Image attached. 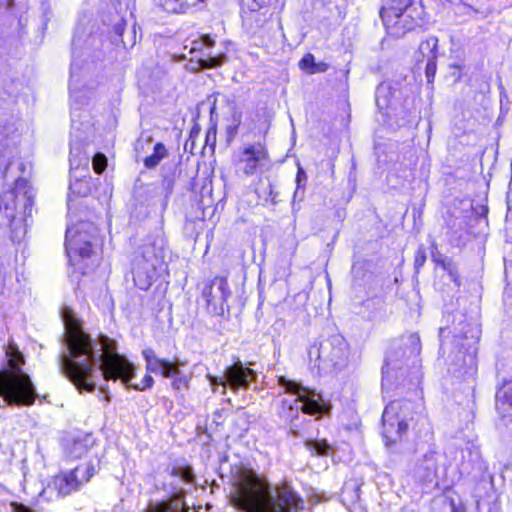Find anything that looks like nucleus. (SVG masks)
Here are the masks:
<instances>
[{"instance_id": "nucleus-1", "label": "nucleus", "mask_w": 512, "mask_h": 512, "mask_svg": "<svg viewBox=\"0 0 512 512\" xmlns=\"http://www.w3.org/2000/svg\"><path fill=\"white\" fill-rule=\"evenodd\" d=\"M59 371L80 391L92 392L96 387L105 391L100 381L120 380L127 388L137 391L150 389L154 379L146 374L140 384L132 383L135 366L118 353L115 340L106 335L97 339L78 325H65L63 350L58 356Z\"/></svg>"}, {"instance_id": "nucleus-2", "label": "nucleus", "mask_w": 512, "mask_h": 512, "mask_svg": "<svg viewBox=\"0 0 512 512\" xmlns=\"http://www.w3.org/2000/svg\"><path fill=\"white\" fill-rule=\"evenodd\" d=\"M74 45L73 43L69 79L71 101L70 156L81 157L86 154L83 147L88 135L93 130L90 113L84 107L89 104L94 85L86 82L88 70L81 60L82 52L77 50Z\"/></svg>"}, {"instance_id": "nucleus-3", "label": "nucleus", "mask_w": 512, "mask_h": 512, "mask_svg": "<svg viewBox=\"0 0 512 512\" xmlns=\"http://www.w3.org/2000/svg\"><path fill=\"white\" fill-rule=\"evenodd\" d=\"M9 368L0 366V396L9 405L30 406L38 398L30 376L22 370L24 355L14 341L5 349Z\"/></svg>"}, {"instance_id": "nucleus-4", "label": "nucleus", "mask_w": 512, "mask_h": 512, "mask_svg": "<svg viewBox=\"0 0 512 512\" xmlns=\"http://www.w3.org/2000/svg\"><path fill=\"white\" fill-rule=\"evenodd\" d=\"M99 246V231L92 222L79 221L67 226L65 249L69 262L83 273L98 265L100 257L97 249Z\"/></svg>"}, {"instance_id": "nucleus-5", "label": "nucleus", "mask_w": 512, "mask_h": 512, "mask_svg": "<svg viewBox=\"0 0 512 512\" xmlns=\"http://www.w3.org/2000/svg\"><path fill=\"white\" fill-rule=\"evenodd\" d=\"M162 180L159 183H142L137 180L133 189V214L138 219L147 218L150 215L163 216L168 199L174 187V174H166V166L162 167Z\"/></svg>"}, {"instance_id": "nucleus-6", "label": "nucleus", "mask_w": 512, "mask_h": 512, "mask_svg": "<svg viewBox=\"0 0 512 512\" xmlns=\"http://www.w3.org/2000/svg\"><path fill=\"white\" fill-rule=\"evenodd\" d=\"M256 123L247 114L235 113L233 124L227 127V134L230 138L237 133L241 135V145L234 152L233 164L236 174L252 176L256 171Z\"/></svg>"}, {"instance_id": "nucleus-7", "label": "nucleus", "mask_w": 512, "mask_h": 512, "mask_svg": "<svg viewBox=\"0 0 512 512\" xmlns=\"http://www.w3.org/2000/svg\"><path fill=\"white\" fill-rule=\"evenodd\" d=\"M380 16L387 33L399 38L421 24L424 8L420 0H385Z\"/></svg>"}, {"instance_id": "nucleus-8", "label": "nucleus", "mask_w": 512, "mask_h": 512, "mask_svg": "<svg viewBox=\"0 0 512 512\" xmlns=\"http://www.w3.org/2000/svg\"><path fill=\"white\" fill-rule=\"evenodd\" d=\"M164 482L162 484L163 491L166 492L167 498L161 501L150 502L145 512H181L185 505L184 484H193L195 474L190 465H174L167 469Z\"/></svg>"}, {"instance_id": "nucleus-9", "label": "nucleus", "mask_w": 512, "mask_h": 512, "mask_svg": "<svg viewBox=\"0 0 512 512\" xmlns=\"http://www.w3.org/2000/svg\"><path fill=\"white\" fill-rule=\"evenodd\" d=\"M279 384L286 393L295 396L293 400L283 399L281 402L280 414L286 419L296 418L299 411L310 415H323L329 411V405L316 391L284 377L279 378Z\"/></svg>"}, {"instance_id": "nucleus-10", "label": "nucleus", "mask_w": 512, "mask_h": 512, "mask_svg": "<svg viewBox=\"0 0 512 512\" xmlns=\"http://www.w3.org/2000/svg\"><path fill=\"white\" fill-rule=\"evenodd\" d=\"M166 248L163 238L146 245L133 260L132 274L135 286L147 290L157 277L165 270Z\"/></svg>"}, {"instance_id": "nucleus-11", "label": "nucleus", "mask_w": 512, "mask_h": 512, "mask_svg": "<svg viewBox=\"0 0 512 512\" xmlns=\"http://www.w3.org/2000/svg\"><path fill=\"white\" fill-rule=\"evenodd\" d=\"M33 197L27 191L19 196L16 191L0 195V216H3L11 229V239L20 242L27 232V219L32 216Z\"/></svg>"}, {"instance_id": "nucleus-12", "label": "nucleus", "mask_w": 512, "mask_h": 512, "mask_svg": "<svg viewBox=\"0 0 512 512\" xmlns=\"http://www.w3.org/2000/svg\"><path fill=\"white\" fill-rule=\"evenodd\" d=\"M258 512H291L303 509V500L288 486H272L258 475Z\"/></svg>"}, {"instance_id": "nucleus-13", "label": "nucleus", "mask_w": 512, "mask_h": 512, "mask_svg": "<svg viewBox=\"0 0 512 512\" xmlns=\"http://www.w3.org/2000/svg\"><path fill=\"white\" fill-rule=\"evenodd\" d=\"M414 405L409 401H392L382 415L383 436L386 445L394 443L407 431L410 423L417 420Z\"/></svg>"}, {"instance_id": "nucleus-14", "label": "nucleus", "mask_w": 512, "mask_h": 512, "mask_svg": "<svg viewBox=\"0 0 512 512\" xmlns=\"http://www.w3.org/2000/svg\"><path fill=\"white\" fill-rule=\"evenodd\" d=\"M238 217L234 223V231L237 238L247 244V249L241 252L242 265L250 266L255 262L256 249L254 239L256 235V213L254 207L244 199L238 203Z\"/></svg>"}, {"instance_id": "nucleus-15", "label": "nucleus", "mask_w": 512, "mask_h": 512, "mask_svg": "<svg viewBox=\"0 0 512 512\" xmlns=\"http://www.w3.org/2000/svg\"><path fill=\"white\" fill-rule=\"evenodd\" d=\"M230 503L235 512H256V472L241 468L233 477Z\"/></svg>"}, {"instance_id": "nucleus-16", "label": "nucleus", "mask_w": 512, "mask_h": 512, "mask_svg": "<svg viewBox=\"0 0 512 512\" xmlns=\"http://www.w3.org/2000/svg\"><path fill=\"white\" fill-rule=\"evenodd\" d=\"M142 356L146 362V370L148 373L160 374L164 378H172V388L180 391L187 388L190 377L180 370V366L184 363L180 360L172 362L168 359L159 358L152 348H145Z\"/></svg>"}, {"instance_id": "nucleus-17", "label": "nucleus", "mask_w": 512, "mask_h": 512, "mask_svg": "<svg viewBox=\"0 0 512 512\" xmlns=\"http://www.w3.org/2000/svg\"><path fill=\"white\" fill-rule=\"evenodd\" d=\"M97 467L93 461L83 462L75 468L60 472L52 480V488L58 496L65 497L79 491L96 474Z\"/></svg>"}, {"instance_id": "nucleus-18", "label": "nucleus", "mask_w": 512, "mask_h": 512, "mask_svg": "<svg viewBox=\"0 0 512 512\" xmlns=\"http://www.w3.org/2000/svg\"><path fill=\"white\" fill-rule=\"evenodd\" d=\"M255 378L256 374L254 370L244 367L241 362L227 367L223 377L208 375L210 385L214 391H216L219 386H222L223 389H246Z\"/></svg>"}, {"instance_id": "nucleus-19", "label": "nucleus", "mask_w": 512, "mask_h": 512, "mask_svg": "<svg viewBox=\"0 0 512 512\" xmlns=\"http://www.w3.org/2000/svg\"><path fill=\"white\" fill-rule=\"evenodd\" d=\"M214 44V39L208 34L201 35L191 42L190 53L195 54L192 59L195 58L202 68H216L226 62V53L214 52Z\"/></svg>"}, {"instance_id": "nucleus-20", "label": "nucleus", "mask_w": 512, "mask_h": 512, "mask_svg": "<svg viewBox=\"0 0 512 512\" xmlns=\"http://www.w3.org/2000/svg\"><path fill=\"white\" fill-rule=\"evenodd\" d=\"M231 292L227 280L224 277H215L202 290V298L205 300L207 309L215 315H223L228 310L226 305Z\"/></svg>"}, {"instance_id": "nucleus-21", "label": "nucleus", "mask_w": 512, "mask_h": 512, "mask_svg": "<svg viewBox=\"0 0 512 512\" xmlns=\"http://www.w3.org/2000/svg\"><path fill=\"white\" fill-rule=\"evenodd\" d=\"M18 154L17 147L7 133L0 131V181H4L12 160Z\"/></svg>"}, {"instance_id": "nucleus-22", "label": "nucleus", "mask_w": 512, "mask_h": 512, "mask_svg": "<svg viewBox=\"0 0 512 512\" xmlns=\"http://www.w3.org/2000/svg\"><path fill=\"white\" fill-rule=\"evenodd\" d=\"M335 342L329 354V361L335 370H341L348 361L349 345L343 339H336Z\"/></svg>"}, {"instance_id": "nucleus-23", "label": "nucleus", "mask_w": 512, "mask_h": 512, "mask_svg": "<svg viewBox=\"0 0 512 512\" xmlns=\"http://www.w3.org/2000/svg\"><path fill=\"white\" fill-rule=\"evenodd\" d=\"M86 176L87 175L85 173H79V175H75L73 178L70 177L69 194L67 198L68 206H70L72 201V195L85 197L89 194L90 185L86 180Z\"/></svg>"}, {"instance_id": "nucleus-24", "label": "nucleus", "mask_w": 512, "mask_h": 512, "mask_svg": "<svg viewBox=\"0 0 512 512\" xmlns=\"http://www.w3.org/2000/svg\"><path fill=\"white\" fill-rule=\"evenodd\" d=\"M243 27L249 32L256 23V0H239Z\"/></svg>"}, {"instance_id": "nucleus-25", "label": "nucleus", "mask_w": 512, "mask_h": 512, "mask_svg": "<svg viewBox=\"0 0 512 512\" xmlns=\"http://www.w3.org/2000/svg\"><path fill=\"white\" fill-rule=\"evenodd\" d=\"M496 407L504 415L512 416V387L504 386L496 393Z\"/></svg>"}, {"instance_id": "nucleus-26", "label": "nucleus", "mask_w": 512, "mask_h": 512, "mask_svg": "<svg viewBox=\"0 0 512 512\" xmlns=\"http://www.w3.org/2000/svg\"><path fill=\"white\" fill-rule=\"evenodd\" d=\"M305 447L314 456H329L333 450L325 439L306 440Z\"/></svg>"}, {"instance_id": "nucleus-27", "label": "nucleus", "mask_w": 512, "mask_h": 512, "mask_svg": "<svg viewBox=\"0 0 512 512\" xmlns=\"http://www.w3.org/2000/svg\"><path fill=\"white\" fill-rule=\"evenodd\" d=\"M91 445L92 439L89 436L74 439L69 447L68 455L74 459L81 458L88 452V449Z\"/></svg>"}, {"instance_id": "nucleus-28", "label": "nucleus", "mask_w": 512, "mask_h": 512, "mask_svg": "<svg viewBox=\"0 0 512 512\" xmlns=\"http://www.w3.org/2000/svg\"><path fill=\"white\" fill-rule=\"evenodd\" d=\"M70 177H74L75 175H79V173H85L87 175L88 165H89V155L83 154L81 157L79 156H70Z\"/></svg>"}, {"instance_id": "nucleus-29", "label": "nucleus", "mask_w": 512, "mask_h": 512, "mask_svg": "<svg viewBox=\"0 0 512 512\" xmlns=\"http://www.w3.org/2000/svg\"><path fill=\"white\" fill-rule=\"evenodd\" d=\"M166 155L167 149L165 145L161 142L156 143L153 148V153L144 159L145 167L149 169L156 167Z\"/></svg>"}, {"instance_id": "nucleus-30", "label": "nucleus", "mask_w": 512, "mask_h": 512, "mask_svg": "<svg viewBox=\"0 0 512 512\" xmlns=\"http://www.w3.org/2000/svg\"><path fill=\"white\" fill-rule=\"evenodd\" d=\"M396 367L394 363V355L391 351L387 352L386 358H385V364L382 368V388L388 389L391 384V372Z\"/></svg>"}, {"instance_id": "nucleus-31", "label": "nucleus", "mask_w": 512, "mask_h": 512, "mask_svg": "<svg viewBox=\"0 0 512 512\" xmlns=\"http://www.w3.org/2000/svg\"><path fill=\"white\" fill-rule=\"evenodd\" d=\"M438 46V39L437 37L431 36L428 37L426 40L421 42L419 46V50L422 53L423 56H426L428 59H436V49Z\"/></svg>"}, {"instance_id": "nucleus-32", "label": "nucleus", "mask_w": 512, "mask_h": 512, "mask_svg": "<svg viewBox=\"0 0 512 512\" xmlns=\"http://www.w3.org/2000/svg\"><path fill=\"white\" fill-rule=\"evenodd\" d=\"M163 9L169 13H181L186 0H160Z\"/></svg>"}, {"instance_id": "nucleus-33", "label": "nucleus", "mask_w": 512, "mask_h": 512, "mask_svg": "<svg viewBox=\"0 0 512 512\" xmlns=\"http://www.w3.org/2000/svg\"><path fill=\"white\" fill-rule=\"evenodd\" d=\"M257 159H258V169L261 168L263 171H269L275 166V163H272L269 160L267 151L263 147H261V148L258 147Z\"/></svg>"}, {"instance_id": "nucleus-34", "label": "nucleus", "mask_w": 512, "mask_h": 512, "mask_svg": "<svg viewBox=\"0 0 512 512\" xmlns=\"http://www.w3.org/2000/svg\"><path fill=\"white\" fill-rule=\"evenodd\" d=\"M107 165V158L103 153H95L92 158V166L97 174H101Z\"/></svg>"}, {"instance_id": "nucleus-35", "label": "nucleus", "mask_w": 512, "mask_h": 512, "mask_svg": "<svg viewBox=\"0 0 512 512\" xmlns=\"http://www.w3.org/2000/svg\"><path fill=\"white\" fill-rule=\"evenodd\" d=\"M437 263L439 265H441V267L449 273L451 280L457 283L458 274H457L456 268L452 264V262L446 261V260H441V261H437Z\"/></svg>"}, {"instance_id": "nucleus-36", "label": "nucleus", "mask_w": 512, "mask_h": 512, "mask_svg": "<svg viewBox=\"0 0 512 512\" xmlns=\"http://www.w3.org/2000/svg\"><path fill=\"white\" fill-rule=\"evenodd\" d=\"M315 60L312 54L305 55L300 61L301 69L310 73V70L314 68Z\"/></svg>"}, {"instance_id": "nucleus-37", "label": "nucleus", "mask_w": 512, "mask_h": 512, "mask_svg": "<svg viewBox=\"0 0 512 512\" xmlns=\"http://www.w3.org/2000/svg\"><path fill=\"white\" fill-rule=\"evenodd\" d=\"M436 72V63L435 59L429 58L426 64V76L428 81L430 82L435 75Z\"/></svg>"}, {"instance_id": "nucleus-38", "label": "nucleus", "mask_w": 512, "mask_h": 512, "mask_svg": "<svg viewBox=\"0 0 512 512\" xmlns=\"http://www.w3.org/2000/svg\"><path fill=\"white\" fill-rule=\"evenodd\" d=\"M10 507L12 509V512H36L29 506H26L23 503L19 502H11Z\"/></svg>"}, {"instance_id": "nucleus-39", "label": "nucleus", "mask_w": 512, "mask_h": 512, "mask_svg": "<svg viewBox=\"0 0 512 512\" xmlns=\"http://www.w3.org/2000/svg\"><path fill=\"white\" fill-rule=\"evenodd\" d=\"M328 69V65L324 62L315 63L314 68L310 70V74L325 72Z\"/></svg>"}, {"instance_id": "nucleus-40", "label": "nucleus", "mask_w": 512, "mask_h": 512, "mask_svg": "<svg viewBox=\"0 0 512 512\" xmlns=\"http://www.w3.org/2000/svg\"><path fill=\"white\" fill-rule=\"evenodd\" d=\"M306 180V173L304 172V170L299 166L298 167V171H297V175H296V182H297V185L298 187L300 186L301 182L302 181H305Z\"/></svg>"}, {"instance_id": "nucleus-41", "label": "nucleus", "mask_w": 512, "mask_h": 512, "mask_svg": "<svg viewBox=\"0 0 512 512\" xmlns=\"http://www.w3.org/2000/svg\"><path fill=\"white\" fill-rule=\"evenodd\" d=\"M426 261V256L423 252H420L417 254L416 258H415V265L417 268H419L420 266H422Z\"/></svg>"}, {"instance_id": "nucleus-42", "label": "nucleus", "mask_w": 512, "mask_h": 512, "mask_svg": "<svg viewBox=\"0 0 512 512\" xmlns=\"http://www.w3.org/2000/svg\"><path fill=\"white\" fill-rule=\"evenodd\" d=\"M41 7H42L44 15L47 16L50 13L49 3H42Z\"/></svg>"}, {"instance_id": "nucleus-43", "label": "nucleus", "mask_w": 512, "mask_h": 512, "mask_svg": "<svg viewBox=\"0 0 512 512\" xmlns=\"http://www.w3.org/2000/svg\"><path fill=\"white\" fill-rule=\"evenodd\" d=\"M115 31H116L118 34H121V31H122V30H121L120 25H116V26H115Z\"/></svg>"}, {"instance_id": "nucleus-44", "label": "nucleus", "mask_w": 512, "mask_h": 512, "mask_svg": "<svg viewBox=\"0 0 512 512\" xmlns=\"http://www.w3.org/2000/svg\"><path fill=\"white\" fill-rule=\"evenodd\" d=\"M410 338H411L412 341H415V342L419 341V338L416 335H411Z\"/></svg>"}, {"instance_id": "nucleus-45", "label": "nucleus", "mask_w": 512, "mask_h": 512, "mask_svg": "<svg viewBox=\"0 0 512 512\" xmlns=\"http://www.w3.org/2000/svg\"><path fill=\"white\" fill-rule=\"evenodd\" d=\"M196 133H198V131H194V129H193V130L191 131L190 137H192V136H193V134H196Z\"/></svg>"}, {"instance_id": "nucleus-46", "label": "nucleus", "mask_w": 512, "mask_h": 512, "mask_svg": "<svg viewBox=\"0 0 512 512\" xmlns=\"http://www.w3.org/2000/svg\"><path fill=\"white\" fill-rule=\"evenodd\" d=\"M209 137H210V133H208L207 136H206V140L207 141L209 140Z\"/></svg>"}]
</instances>
